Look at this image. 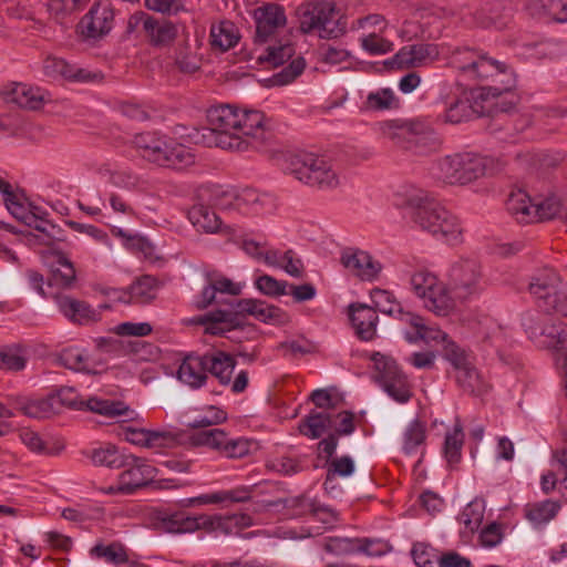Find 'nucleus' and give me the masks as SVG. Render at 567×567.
<instances>
[{
	"mask_svg": "<svg viewBox=\"0 0 567 567\" xmlns=\"http://www.w3.org/2000/svg\"><path fill=\"white\" fill-rule=\"evenodd\" d=\"M71 64H69L63 59H59L55 56H48L43 62L44 73L52 78H63L68 80L69 73L71 71Z\"/></svg>",
	"mask_w": 567,
	"mask_h": 567,
	"instance_id": "nucleus-64",
	"label": "nucleus"
},
{
	"mask_svg": "<svg viewBox=\"0 0 567 567\" xmlns=\"http://www.w3.org/2000/svg\"><path fill=\"white\" fill-rule=\"evenodd\" d=\"M114 24V10L107 1H99L80 22L81 32L90 39H99L107 34Z\"/></svg>",
	"mask_w": 567,
	"mask_h": 567,
	"instance_id": "nucleus-19",
	"label": "nucleus"
},
{
	"mask_svg": "<svg viewBox=\"0 0 567 567\" xmlns=\"http://www.w3.org/2000/svg\"><path fill=\"white\" fill-rule=\"evenodd\" d=\"M388 27L386 19L379 13H372L362 18L357 19L352 22L351 29L367 32L383 33Z\"/></svg>",
	"mask_w": 567,
	"mask_h": 567,
	"instance_id": "nucleus-56",
	"label": "nucleus"
},
{
	"mask_svg": "<svg viewBox=\"0 0 567 567\" xmlns=\"http://www.w3.org/2000/svg\"><path fill=\"white\" fill-rule=\"evenodd\" d=\"M237 27L228 20H221L210 27V44L214 49L227 51L239 41Z\"/></svg>",
	"mask_w": 567,
	"mask_h": 567,
	"instance_id": "nucleus-35",
	"label": "nucleus"
},
{
	"mask_svg": "<svg viewBox=\"0 0 567 567\" xmlns=\"http://www.w3.org/2000/svg\"><path fill=\"white\" fill-rule=\"evenodd\" d=\"M361 47L371 54H385L392 51L393 44L381 33L370 32L361 39Z\"/></svg>",
	"mask_w": 567,
	"mask_h": 567,
	"instance_id": "nucleus-57",
	"label": "nucleus"
},
{
	"mask_svg": "<svg viewBox=\"0 0 567 567\" xmlns=\"http://www.w3.org/2000/svg\"><path fill=\"white\" fill-rule=\"evenodd\" d=\"M476 21L484 28H505L511 16L501 2L486 3L475 13Z\"/></svg>",
	"mask_w": 567,
	"mask_h": 567,
	"instance_id": "nucleus-36",
	"label": "nucleus"
},
{
	"mask_svg": "<svg viewBox=\"0 0 567 567\" xmlns=\"http://www.w3.org/2000/svg\"><path fill=\"white\" fill-rule=\"evenodd\" d=\"M188 218L198 231L206 234H233L231 228L224 226L219 216L205 205L193 206L188 213Z\"/></svg>",
	"mask_w": 567,
	"mask_h": 567,
	"instance_id": "nucleus-25",
	"label": "nucleus"
},
{
	"mask_svg": "<svg viewBox=\"0 0 567 567\" xmlns=\"http://www.w3.org/2000/svg\"><path fill=\"white\" fill-rule=\"evenodd\" d=\"M527 289L544 311L567 316V289L554 269H536L529 277Z\"/></svg>",
	"mask_w": 567,
	"mask_h": 567,
	"instance_id": "nucleus-7",
	"label": "nucleus"
},
{
	"mask_svg": "<svg viewBox=\"0 0 567 567\" xmlns=\"http://www.w3.org/2000/svg\"><path fill=\"white\" fill-rule=\"evenodd\" d=\"M340 260L350 274L361 280H374L381 271L380 262L375 261L367 251L360 249H346Z\"/></svg>",
	"mask_w": 567,
	"mask_h": 567,
	"instance_id": "nucleus-21",
	"label": "nucleus"
},
{
	"mask_svg": "<svg viewBox=\"0 0 567 567\" xmlns=\"http://www.w3.org/2000/svg\"><path fill=\"white\" fill-rule=\"evenodd\" d=\"M319 55L322 62L331 65L350 64L353 59L349 50L331 44L321 47Z\"/></svg>",
	"mask_w": 567,
	"mask_h": 567,
	"instance_id": "nucleus-54",
	"label": "nucleus"
},
{
	"mask_svg": "<svg viewBox=\"0 0 567 567\" xmlns=\"http://www.w3.org/2000/svg\"><path fill=\"white\" fill-rule=\"evenodd\" d=\"M22 412L25 415L34 419H45L58 413L55 409V401L52 395H49L44 399L28 401L22 406Z\"/></svg>",
	"mask_w": 567,
	"mask_h": 567,
	"instance_id": "nucleus-50",
	"label": "nucleus"
},
{
	"mask_svg": "<svg viewBox=\"0 0 567 567\" xmlns=\"http://www.w3.org/2000/svg\"><path fill=\"white\" fill-rule=\"evenodd\" d=\"M91 554L104 558L113 565H122L128 561V553L125 546L120 542H113L110 545L96 544Z\"/></svg>",
	"mask_w": 567,
	"mask_h": 567,
	"instance_id": "nucleus-44",
	"label": "nucleus"
},
{
	"mask_svg": "<svg viewBox=\"0 0 567 567\" xmlns=\"http://www.w3.org/2000/svg\"><path fill=\"white\" fill-rule=\"evenodd\" d=\"M372 300L375 306V308L379 309V311L386 313V315H394L395 312L402 313L401 307L398 302L393 300V296L385 291L375 289L372 292Z\"/></svg>",
	"mask_w": 567,
	"mask_h": 567,
	"instance_id": "nucleus-62",
	"label": "nucleus"
},
{
	"mask_svg": "<svg viewBox=\"0 0 567 567\" xmlns=\"http://www.w3.org/2000/svg\"><path fill=\"white\" fill-rule=\"evenodd\" d=\"M59 361L68 369L93 374L97 373L102 365L100 362L93 361L85 351L73 348L63 350L59 355Z\"/></svg>",
	"mask_w": 567,
	"mask_h": 567,
	"instance_id": "nucleus-37",
	"label": "nucleus"
},
{
	"mask_svg": "<svg viewBox=\"0 0 567 567\" xmlns=\"http://www.w3.org/2000/svg\"><path fill=\"white\" fill-rule=\"evenodd\" d=\"M332 415L326 412H311L299 424V432L309 439L321 437L332 425Z\"/></svg>",
	"mask_w": 567,
	"mask_h": 567,
	"instance_id": "nucleus-38",
	"label": "nucleus"
},
{
	"mask_svg": "<svg viewBox=\"0 0 567 567\" xmlns=\"http://www.w3.org/2000/svg\"><path fill=\"white\" fill-rule=\"evenodd\" d=\"M161 528L167 533L185 534L194 533L193 516H188L184 513H174L164 515L159 519Z\"/></svg>",
	"mask_w": 567,
	"mask_h": 567,
	"instance_id": "nucleus-47",
	"label": "nucleus"
},
{
	"mask_svg": "<svg viewBox=\"0 0 567 567\" xmlns=\"http://www.w3.org/2000/svg\"><path fill=\"white\" fill-rule=\"evenodd\" d=\"M206 372L219 380L221 384H229L236 365L234 357L223 351L204 354Z\"/></svg>",
	"mask_w": 567,
	"mask_h": 567,
	"instance_id": "nucleus-29",
	"label": "nucleus"
},
{
	"mask_svg": "<svg viewBox=\"0 0 567 567\" xmlns=\"http://www.w3.org/2000/svg\"><path fill=\"white\" fill-rule=\"evenodd\" d=\"M371 542L369 539H350L333 537L329 538L324 545L327 551L334 555H349L355 551H362L367 555H374L370 551L369 546Z\"/></svg>",
	"mask_w": 567,
	"mask_h": 567,
	"instance_id": "nucleus-39",
	"label": "nucleus"
},
{
	"mask_svg": "<svg viewBox=\"0 0 567 567\" xmlns=\"http://www.w3.org/2000/svg\"><path fill=\"white\" fill-rule=\"evenodd\" d=\"M126 468L118 476V489L122 494H131L148 485L156 476V468L147 460L135 455H127Z\"/></svg>",
	"mask_w": 567,
	"mask_h": 567,
	"instance_id": "nucleus-16",
	"label": "nucleus"
},
{
	"mask_svg": "<svg viewBox=\"0 0 567 567\" xmlns=\"http://www.w3.org/2000/svg\"><path fill=\"white\" fill-rule=\"evenodd\" d=\"M449 278L453 295L461 301L468 300L483 290V270L475 258H461L455 261Z\"/></svg>",
	"mask_w": 567,
	"mask_h": 567,
	"instance_id": "nucleus-11",
	"label": "nucleus"
},
{
	"mask_svg": "<svg viewBox=\"0 0 567 567\" xmlns=\"http://www.w3.org/2000/svg\"><path fill=\"white\" fill-rule=\"evenodd\" d=\"M379 132L396 147L420 154L436 151L441 144L432 127L419 122L386 121Z\"/></svg>",
	"mask_w": 567,
	"mask_h": 567,
	"instance_id": "nucleus-5",
	"label": "nucleus"
},
{
	"mask_svg": "<svg viewBox=\"0 0 567 567\" xmlns=\"http://www.w3.org/2000/svg\"><path fill=\"white\" fill-rule=\"evenodd\" d=\"M445 359L451 362L455 370L457 384L466 392L475 395L487 391V384L472 364L465 351L456 343H449L445 350Z\"/></svg>",
	"mask_w": 567,
	"mask_h": 567,
	"instance_id": "nucleus-14",
	"label": "nucleus"
},
{
	"mask_svg": "<svg viewBox=\"0 0 567 567\" xmlns=\"http://www.w3.org/2000/svg\"><path fill=\"white\" fill-rule=\"evenodd\" d=\"M207 123L203 138L208 146L246 152L266 141L265 115L256 110L217 105L207 111Z\"/></svg>",
	"mask_w": 567,
	"mask_h": 567,
	"instance_id": "nucleus-1",
	"label": "nucleus"
},
{
	"mask_svg": "<svg viewBox=\"0 0 567 567\" xmlns=\"http://www.w3.org/2000/svg\"><path fill=\"white\" fill-rule=\"evenodd\" d=\"M305 66V59L299 56L292 60L286 69L275 74L270 81L272 85H287L293 82L303 72Z\"/></svg>",
	"mask_w": 567,
	"mask_h": 567,
	"instance_id": "nucleus-55",
	"label": "nucleus"
},
{
	"mask_svg": "<svg viewBox=\"0 0 567 567\" xmlns=\"http://www.w3.org/2000/svg\"><path fill=\"white\" fill-rule=\"evenodd\" d=\"M264 45L265 48L258 49L260 52L257 54L256 60L259 64H265L267 66H279L289 60L295 53V49L289 41L281 42L274 39Z\"/></svg>",
	"mask_w": 567,
	"mask_h": 567,
	"instance_id": "nucleus-30",
	"label": "nucleus"
},
{
	"mask_svg": "<svg viewBox=\"0 0 567 567\" xmlns=\"http://www.w3.org/2000/svg\"><path fill=\"white\" fill-rule=\"evenodd\" d=\"M76 280L73 264L62 252H54V261L51 265L50 286L72 288Z\"/></svg>",
	"mask_w": 567,
	"mask_h": 567,
	"instance_id": "nucleus-34",
	"label": "nucleus"
},
{
	"mask_svg": "<svg viewBox=\"0 0 567 567\" xmlns=\"http://www.w3.org/2000/svg\"><path fill=\"white\" fill-rule=\"evenodd\" d=\"M203 63L204 48L197 40L184 41L176 45L173 66L177 72L192 75L202 69Z\"/></svg>",
	"mask_w": 567,
	"mask_h": 567,
	"instance_id": "nucleus-22",
	"label": "nucleus"
},
{
	"mask_svg": "<svg viewBox=\"0 0 567 567\" xmlns=\"http://www.w3.org/2000/svg\"><path fill=\"white\" fill-rule=\"evenodd\" d=\"M406 204L413 208L412 219L436 240L450 246L464 241V226L460 218L427 196L422 189H412Z\"/></svg>",
	"mask_w": 567,
	"mask_h": 567,
	"instance_id": "nucleus-3",
	"label": "nucleus"
},
{
	"mask_svg": "<svg viewBox=\"0 0 567 567\" xmlns=\"http://www.w3.org/2000/svg\"><path fill=\"white\" fill-rule=\"evenodd\" d=\"M381 384L385 392L400 403L408 402L412 395L411 386L405 375L400 371L385 374Z\"/></svg>",
	"mask_w": 567,
	"mask_h": 567,
	"instance_id": "nucleus-40",
	"label": "nucleus"
},
{
	"mask_svg": "<svg viewBox=\"0 0 567 567\" xmlns=\"http://www.w3.org/2000/svg\"><path fill=\"white\" fill-rule=\"evenodd\" d=\"M27 353L20 344H9L0 348V368L8 371H21L27 364Z\"/></svg>",
	"mask_w": 567,
	"mask_h": 567,
	"instance_id": "nucleus-41",
	"label": "nucleus"
},
{
	"mask_svg": "<svg viewBox=\"0 0 567 567\" xmlns=\"http://www.w3.org/2000/svg\"><path fill=\"white\" fill-rule=\"evenodd\" d=\"M53 298L59 311L78 326H92L99 322L102 318V309L109 308L106 305L94 308L89 302L69 295H54Z\"/></svg>",
	"mask_w": 567,
	"mask_h": 567,
	"instance_id": "nucleus-17",
	"label": "nucleus"
},
{
	"mask_svg": "<svg viewBox=\"0 0 567 567\" xmlns=\"http://www.w3.org/2000/svg\"><path fill=\"white\" fill-rule=\"evenodd\" d=\"M450 65L466 80L491 82L478 90L477 96L484 100L498 97L515 85V75L506 64L473 49L455 50Z\"/></svg>",
	"mask_w": 567,
	"mask_h": 567,
	"instance_id": "nucleus-2",
	"label": "nucleus"
},
{
	"mask_svg": "<svg viewBox=\"0 0 567 567\" xmlns=\"http://www.w3.org/2000/svg\"><path fill=\"white\" fill-rule=\"evenodd\" d=\"M140 27L154 45L167 44L177 35V28L174 23L164 19H154L143 12L133 14L128 20L131 30Z\"/></svg>",
	"mask_w": 567,
	"mask_h": 567,
	"instance_id": "nucleus-18",
	"label": "nucleus"
},
{
	"mask_svg": "<svg viewBox=\"0 0 567 567\" xmlns=\"http://www.w3.org/2000/svg\"><path fill=\"white\" fill-rule=\"evenodd\" d=\"M425 440V425L419 421H413L404 434V450L411 454L416 447L422 445Z\"/></svg>",
	"mask_w": 567,
	"mask_h": 567,
	"instance_id": "nucleus-60",
	"label": "nucleus"
},
{
	"mask_svg": "<svg viewBox=\"0 0 567 567\" xmlns=\"http://www.w3.org/2000/svg\"><path fill=\"white\" fill-rule=\"evenodd\" d=\"M439 281L440 279L427 270H417L410 277L411 290L421 300L433 290Z\"/></svg>",
	"mask_w": 567,
	"mask_h": 567,
	"instance_id": "nucleus-48",
	"label": "nucleus"
},
{
	"mask_svg": "<svg viewBox=\"0 0 567 567\" xmlns=\"http://www.w3.org/2000/svg\"><path fill=\"white\" fill-rule=\"evenodd\" d=\"M134 144L145 159L161 166L183 168L194 163V155L186 146L157 133L138 134Z\"/></svg>",
	"mask_w": 567,
	"mask_h": 567,
	"instance_id": "nucleus-6",
	"label": "nucleus"
},
{
	"mask_svg": "<svg viewBox=\"0 0 567 567\" xmlns=\"http://www.w3.org/2000/svg\"><path fill=\"white\" fill-rule=\"evenodd\" d=\"M287 169L297 181L320 189L336 188L342 182L341 173L330 159L311 153L290 156Z\"/></svg>",
	"mask_w": 567,
	"mask_h": 567,
	"instance_id": "nucleus-4",
	"label": "nucleus"
},
{
	"mask_svg": "<svg viewBox=\"0 0 567 567\" xmlns=\"http://www.w3.org/2000/svg\"><path fill=\"white\" fill-rule=\"evenodd\" d=\"M525 9L535 18L567 22V0H527Z\"/></svg>",
	"mask_w": 567,
	"mask_h": 567,
	"instance_id": "nucleus-27",
	"label": "nucleus"
},
{
	"mask_svg": "<svg viewBox=\"0 0 567 567\" xmlns=\"http://www.w3.org/2000/svg\"><path fill=\"white\" fill-rule=\"evenodd\" d=\"M524 327L529 338L540 347L554 350L558 357L567 350V326L549 317H527Z\"/></svg>",
	"mask_w": 567,
	"mask_h": 567,
	"instance_id": "nucleus-12",
	"label": "nucleus"
},
{
	"mask_svg": "<svg viewBox=\"0 0 567 567\" xmlns=\"http://www.w3.org/2000/svg\"><path fill=\"white\" fill-rule=\"evenodd\" d=\"M126 456L115 445L106 444L94 449L90 458L94 465L118 468L125 464Z\"/></svg>",
	"mask_w": 567,
	"mask_h": 567,
	"instance_id": "nucleus-42",
	"label": "nucleus"
},
{
	"mask_svg": "<svg viewBox=\"0 0 567 567\" xmlns=\"http://www.w3.org/2000/svg\"><path fill=\"white\" fill-rule=\"evenodd\" d=\"M561 505L557 501L545 499L528 503L524 507L525 518L534 526H543L554 519L559 513Z\"/></svg>",
	"mask_w": 567,
	"mask_h": 567,
	"instance_id": "nucleus-32",
	"label": "nucleus"
},
{
	"mask_svg": "<svg viewBox=\"0 0 567 567\" xmlns=\"http://www.w3.org/2000/svg\"><path fill=\"white\" fill-rule=\"evenodd\" d=\"M349 315L359 338L369 341L375 337L378 315L374 308L361 303L351 305L349 307Z\"/></svg>",
	"mask_w": 567,
	"mask_h": 567,
	"instance_id": "nucleus-24",
	"label": "nucleus"
},
{
	"mask_svg": "<svg viewBox=\"0 0 567 567\" xmlns=\"http://www.w3.org/2000/svg\"><path fill=\"white\" fill-rule=\"evenodd\" d=\"M52 398L55 401L58 413L62 406L73 410H83L86 408L92 412L109 417L125 415L128 411V406L122 402L100 400L96 398H91L85 402L80 398L76 391L70 386L61 388L55 394H52Z\"/></svg>",
	"mask_w": 567,
	"mask_h": 567,
	"instance_id": "nucleus-13",
	"label": "nucleus"
},
{
	"mask_svg": "<svg viewBox=\"0 0 567 567\" xmlns=\"http://www.w3.org/2000/svg\"><path fill=\"white\" fill-rule=\"evenodd\" d=\"M153 331L148 322H122L112 329L120 337H146Z\"/></svg>",
	"mask_w": 567,
	"mask_h": 567,
	"instance_id": "nucleus-61",
	"label": "nucleus"
},
{
	"mask_svg": "<svg viewBox=\"0 0 567 567\" xmlns=\"http://www.w3.org/2000/svg\"><path fill=\"white\" fill-rule=\"evenodd\" d=\"M227 434L220 429H209L194 433L190 443L195 446H207L221 454Z\"/></svg>",
	"mask_w": 567,
	"mask_h": 567,
	"instance_id": "nucleus-45",
	"label": "nucleus"
},
{
	"mask_svg": "<svg viewBox=\"0 0 567 567\" xmlns=\"http://www.w3.org/2000/svg\"><path fill=\"white\" fill-rule=\"evenodd\" d=\"M89 1L90 0H50L48 6L51 14L60 20L81 10Z\"/></svg>",
	"mask_w": 567,
	"mask_h": 567,
	"instance_id": "nucleus-58",
	"label": "nucleus"
},
{
	"mask_svg": "<svg viewBox=\"0 0 567 567\" xmlns=\"http://www.w3.org/2000/svg\"><path fill=\"white\" fill-rule=\"evenodd\" d=\"M7 209L10 214L21 223L31 221L33 219L34 209L30 206L25 198L21 195L13 194L10 197L3 198Z\"/></svg>",
	"mask_w": 567,
	"mask_h": 567,
	"instance_id": "nucleus-51",
	"label": "nucleus"
},
{
	"mask_svg": "<svg viewBox=\"0 0 567 567\" xmlns=\"http://www.w3.org/2000/svg\"><path fill=\"white\" fill-rule=\"evenodd\" d=\"M484 513L485 505L483 501L474 499L468 503L458 517L460 523L464 525L462 533L472 535L477 530L484 519Z\"/></svg>",
	"mask_w": 567,
	"mask_h": 567,
	"instance_id": "nucleus-43",
	"label": "nucleus"
},
{
	"mask_svg": "<svg viewBox=\"0 0 567 567\" xmlns=\"http://www.w3.org/2000/svg\"><path fill=\"white\" fill-rule=\"evenodd\" d=\"M177 378L192 388L203 386L207 380L204 355L185 357L177 371Z\"/></svg>",
	"mask_w": 567,
	"mask_h": 567,
	"instance_id": "nucleus-28",
	"label": "nucleus"
},
{
	"mask_svg": "<svg viewBox=\"0 0 567 567\" xmlns=\"http://www.w3.org/2000/svg\"><path fill=\"white\" fill-rule=\"evenodd\" d=\"M451 287H447L441 280L433 290L422 300L424 308L436 316L445 317L452 313L456 308V300Z\"/></svg>",
	"mask_w": 567,
	"mask_h": 567,
	"instance_id": "nucleus-26",
	"label": "nucleus"
},
{
	"mask_svg": "<svg viewBox=\"0 0 567 567\" xmlns=\"http://www.w3.org/2000/svg\"><path fill=\"white\" fill-rule=\"evenodd\" d=\"M434 53L432 45L412 44L401 48L394 60L400 68H417L424 65Z\"/></svg>",
	"mask_w": 567,
	"mask_h": 567,
	"instance_id": "nucleus-33",
	"label": "nucleus"
},
{
	"mask_svg": "<svg viewBox=\"0 0 567 567\" xmlns=\"http://www.w3.org/2000/svg\"><path fill=\"white\" fill-rule=\"evenodd\" d=\"M561 203L555 196L532 198L524 189L513 190L507 199V210L520 224H532L554 218Z\"/></svg>",
	"mask_w": 567,
	"mask_h": 567,
	"instance_id": "nucleus-8",
	"label": "nucleus"
},
{
	"mask_svg": "<svg viewBox=\"0 0 567 567\" xmlns=\"http://www.w3.org/2000/svg\"><path fill=\"white\" fill-rule=\"evenodd\" d=\"M198 324L205 327V333L213 336H223L231 331L238 324L237 318L229 310H217L196 319Z\"/></svg>",
	"mask_w": 567,
	"mask_h": 567,
	"instance_id": "nucleus-31",
	"label": "nucleus"
},
{
	"mask_svg": "<svg viewBox=\"0 0 567 567\" xmlns=\"http://www.w3.org/2000/svg\"><path fill=\"white\" fill-rule=\"evenodd\" d=\"M256 287L267 296L277 297L287 293L288 284L279 281L271 276L264 275L257 278Z\"/></svg>",
	"mask_w": 567,
	"mask_h": 567,
	"instance_id": "nucleus-63",
	"label": "nucleus"
},
{
	"mask_svg": "<svg viewBox=\"0 0 567 567\" xmlns=\"http://www.w3.org/2000/svg\"><path fill=\"white\" fill-rule=\"evenodd\" d=\"M399 105V100L391 89H381L371 92L367 96L365 106L372 111H384L395 109Z\"/></svg>",
	"mask_w": 567,
	"mask_h": 567,
	"instance_id": "nucleus-49",
	"label": "nucleus"
},
{
	"mask_svg": "<svg viewBox=\"0 0 567 567\" xmlns=\"http://www.w3.org/2000/svg\"><path fill=\"white\" fill-rule=\"evenodd\" d=\"M256 21L255 42L258 45L272 41L287 30V16L285 9L275 2L262 4L255 9Z\"/></svg>",
	"mask_w": 567,
	"mask_h": 567,
	"instance_id": "nucleus-15",
	"label": "nucleus"
},
{
	"mask_svg": "<svg viewBox=\"0 0 567 567\" xmlns=\"http://www.w3.org/2000/svg\"><path fill=\"white\" fill-rule=\"evenodd\" d=\"M158 281L155 277L145 275L131 286V296L141 303L151 302L156 298Z\"/></svg>",
	"mask_w": 567,
	"mask_h": 567,
	"instance_id": "nucleus-46",
	"label": "nucleus"
},
{
	"mask_svg": "<svg viewBox=\"0 0 567 567\" xmlns=\"http://www.w3.org/2000/svg\"><path fill=\"white\" fill-rule=\"evenodd\" d=\"M193 522L194 526H196L194 527V532L205 530L207 533H213L220 530L228 534V519L225 518V516L200 514L193 516Z\"/></svg>",
	"mask_w": 567,
	"mask_h": 567,
	"instance_id": "nucleus-52",
	"label": "nucleus"
},
{
	"mask_svg": "<svg viewBox=\"0 0 567 567\" xmlns=\"http://www.w3.org/2000/svg\"><path fill=\"white\" fill-rule=\"evenodd\" d=\"M0 95L6 103L31 111L41 109L48 101V95L41 89L19 82L4 85Z\"/></svg>",
	"mask_w": 567,
	"mask_h": 567,
	"instance_id": "nucleus-20",
	"label": "nucleus"
},
{
	"mask_svg": "<svg viewBox=\"0 0 567 567\" xmlns=\"http://www.w3.org/2000/svg\"><path fill=\"white\" fill-rule=\"evenodd\" d=\"M252 445V441L248 439H230L227 436L221 454L228 458H241L250 453Z\"/></svg>",
	"mask_w": 567,
	"mask_h": 567,
	"instance_id": "nucleus-59",
	"label": "nucleus"
},
{
	"mask_svg": "<svg viewBox=\"0 0 567 567\" xmlns=\"http://www.w3.org/2000/svg\"><path fill=\"white\" fill-rule=\"evenodd\" d=\"M300 29L305 33L316 31L323 39H336L346 34L347 19L332 2H323L302 14Z\"/></svg>",
	"mask_w": 567,
	"mask_h": 567,
	"instance_id": "nucleus-10",
	"label": "nucleus"
},
{
	"mask_svg": "<svg viewBox=\"0 0 567 567\" xmlns=\"http://www.w3.org/2000/svg\"><path fill=\"white\" fill-rule=\"evenodd\" d=\"M464 441L462 427L456 424L452 432L447 433L444 443V453L450 463L458 462Z\"/></svg>",
	"mask_w": 567,
	"mask_h": 567,
	"instance_id": "nucleus-53",
	"label": "nucleus"
},
{
	"mask_svg": "<svg viewBox=\"0 0 567 567\" xmlns=\"http://www.w3.org/2000/svg\"><path fill=\"white\" fill-rule=\"evenodd\" d=\"M486 158L476 154H452L436 162V177L450 185H468L486 173Z\"/></svg>",
	"mask_w": 567,
	"mask_h": 567,
	"instance_id": "nucleus-9",
	"label": "nucleus"
},
{
	"mask_svg": "<svg viewBox=\"0 0 567 567\" xmlns=\"http://www.w3.org/2000/svg\"><path fill=\"white\" fill-rule=\"evenodd\" d=\"M402 320L415 330L414 334H406V339L410 342H416L419 340L424 341L427 344L431 343H443V355L445 357L446 346L449 343H455L449 339V336L434 326H427L424 319L415 313L406 312L402 313Z\"/></svg>",
	"mask_w": 567,
	"mask_h": 567,
	"instance_id": "nucleus-23",
	"label": "nucleus"
}]
</instances>
